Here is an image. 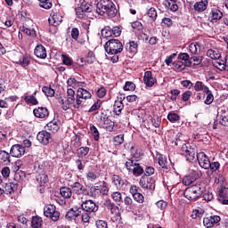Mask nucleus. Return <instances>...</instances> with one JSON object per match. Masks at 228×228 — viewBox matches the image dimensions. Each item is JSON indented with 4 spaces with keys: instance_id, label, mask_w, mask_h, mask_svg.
Returning <instances> with one entry per match:
<instances>
[{
    "instance_id": "13",
    "label": "nucleus",
    "mask_w": 228,
    "mask_h": 228,
    "mask_svg": "<svg viewBox=\"0 0 228 228\" xmlns=\"http://www.w3.org/2000/svg\"><path fill=\"white\" fill-rule=\"evenodd\" d=\"M196 156L200 167L205 170H209V164L211 163L209 157H208V155H206V153L203 151L197 153Z\"/></svg>"
},
{
    "instance_id": "48",
    "label": "nucleus",
    "mask_w": 228,
    "mask_h": 228,
    "mask_svg": "<svg viewBox=\"0 0 228 228\" xmlns=\"http://www.w3.org/2000/svg\"><path fill=\"white\" fill-rule=\"evenodd\" d=\"M147 17H149V20L151 22L156 21V19H158V12L156 11V8H150L147 12Z\"/></svg>"
},
{
    "instance_id": "61",
    "label": "nucleus",
    "mask_w": 228,
    "mask_h": 228,
    "mask_svg": "<svg viewBox=\"0 0 228 228\" xmlns=\"http://www.w3.org/2000/svg\"><path fill=\"white\" fill-rule=\"evenodd\" d=\"M190 175L191 176L192 181H197L198 179H200V177L202 176V171L199 168L192 169L191 171Z\"/></svg>"
},
{
    "instance_id": "28",
    "label": "nucleus",
    "mask_w": 228,
    "mask_h": 228,
    "mask_svg": "<svg viewBox=\"0 0 228 228\" xmlns=\"http://www.w3.org/2000/svg\"><path fill=\"white\" fill-rule=\"evenodd\" d=\"M19 185L17 183H7L4 187V193H5V195H12V193H15V191H17Z\"/></svg>"
},
{
    "instance_id": "45",
    "label": "nucleus",
    "mask_w": 228,
    "mask_h": 228,
    "mask_svg": "<svg viewBox=\"0 0 228 228\" xmlns=\"http://www.w3.org/2000/svg\"><path fill=\"white\" fill-rule=\"evenodd\" d=\"M42 224H44V221L42 220V217L36 216L32 217L31 221V227L32 228H40L42 227Z\"/></svg>"
},
{
    "instance_id": "41",
    "label": "nucleus",
    "mask_w": 228,
    "mask_h": 228,
    "mask_svg": "<svg viewBox=\"0 0 228 228\" xmlns=\"http://www.w3.org/2000/svg\"><path fill=\"white\" fill-rule=\"evenodd\" d=\"M188 67L183 61H175L173 62V69L175 70V72H181L184 70Z\"/></svg>"
},
{
    "instance_id": "64",
    "label": "nucleus",
    "mask_w": 228,
    "mask_h": 228,
    "mask_svg": "<svg viewBox=\"0 0 228 228\" xmlns=\"http://www.w3.org/2000/svg\"><path fill=\"white\" fill-rule=\"evenodd\" d=\"M95 227L96 228H109L108 222L104 220L98 219L95 221Z\"/></svg>"
},
{
    "instance_id": "60",
    "label": "nucleus",
    "mask_w": 228,
    "mask_h": 228,
    "mask_svg": "<svg viewBox=\"0 0 228 228\" xmlns=\"http://www.w3.org/2000/svg\"><path fill=\"white\" fill-rule=\"evenodd\" d=\"M90 132H91V134L94 136V142H99L101 135L99 134V130L97 129V126L92 125L90 126Z\"/></svg>"
},
{
    "instance_id": "40",
    "label": "nucleus",
    "mask_w": 228,
    "mask_h": 228,
    "mask_svg": "<svg viewBox=\"0 0 228 228\" xmlns=\"http://www.w3.org/2000/svg\"><path fill=\"white\" fill-rule=\"evenodd\" d=\"M126 51H129L132 54H136L138 53V43L136 41L126 43Z\"/></svg>"
},
{
    "instance_id": "47",
    "label": "nucleus",
    "mask_w": 228,
    "mask_h": 228,
    "mask_svg": "<svg viewBox=\"0 0 228 228\" xmlns=\"http://www.w3.org/2000/svg\"><path fill=\"white\" fill-rule=\"evenodd\" d=\"M224 17V13L222 11L218 9L212 10V20L211 22H216L217 20H220Z\"/></svg>"
},
{
    "instance_id": "62",
    "label": "nucleus",
    "mask_w": 228,
    "mask_h": 228,
    "mask_svg": "<svg viewBox=\"0 0 228 228\" xmlns=\"http://www.w3.org/2000/svg\"><path fill=\"white\" fill-rule=\"evenodd\" d=\"M199 49H200V44L194 42L189 45V51L191 54H197Z\"/></svg>"
},
{
    "instance_id": "32",
    "label": "nucleus",
    "mask_w": 228,
    "mask_h": 228,
    "mask_svg": "<svg viewBox=\"0 0 228 228\" xmlns=\"http://www.w3.org/2000/svg\"><path fill=\"white\" fill-rule=\"evenodd\" d=\"M193 8L195 12L202 13V12H205V10L208 9V0H201L200 2L195 3Z\"/></svg>"
},
{
    "instance_id": "2",
    "label": "nucleus",
    "mask_w": 228,
    "mask_h": 228,
    "mask_svg": "<svg viewBox=\"0 0 228 228\" xmlns=\"http://www.w3.org/2000/svg\"><path fill=\"white\" fill-rule=\"evenodd\" d=\"M202 193H204L202 186H200V184H194L184 190L183 197L187 199V200H197V199H200Z\"/></svg>"
},
{
    "instance_id": "46",
    "label": "nucleus",
    "mask_w": 228,
    "mask_h": 228,
    "mask_svg": "<svg viewBox=\"0 0 228 228\" xmlns=\"http://www.w3.org/2000/svg\"><path fill=\"white\" fill-rule=\"evenodd\" d=\"M206 213V210H204V208H197L192 210V213L191 215V218H192L193 220L197 219V218H202V216Z\"/></svg>"
},
{
    "instance_id": "8",
    "label": "nucleus",
    "mask_w": 228,
    "mask_h": 228,
    "mask_svg": "<svg viewBox=\"0 0 228 228\" xmlns=\"http://www.w3.org/2000/svg\"><path fill=\"white\" fill-rule=\"evenodd\" d=\"M112 184L117 188V190H126L127 186H129V181L127 179L122 178V176L118 175H113L111 176Z\"/></svg>"
},
{
    "instance_id": "39",
    "label": "nucleus",
    "mask_w": 228,
    "mask_h": 228,
    "mask_svg": "<svg viewBox=\"0 0 228 228\" xmlns=\"http://www.w3.org/2000/svg\"><path fill=\"white\" fill-rule=\"evenodd\" d=\"M23 101L26 102V104H32V106H37L38 104V100L35 96V94H25L23 97Z\"/></svg>"
},
{
    "instance_id": "50",
    "label": "nucleus",
    "mask_w": 228,
    "mask_h": 228,
    "mask_svg": "<svg viewBox=\"0 0 228 228\" xmlns=\"http://www.w3.org/2000/svg\"><path fill=\"white\" fill-rule=\"evenodd\" d=\"M37 181L39 184H46V183H49V176L45 173H39Z\"/></svg>"
},
{
    "instance_id": "35",
    "label": "nucleus",
    "mask_w": 228,
    "mask_h": 228,
    "mask_svg": "<svg viewBox=\"0 0 228 228\" xmlns=\"http://www.w3.org/2000/svg\"><path fill=\"white\" fill-rule=\"evenodd\" d=\"M122 110H124V103L122 101H115L113 105V113L118 117H120L122 114Z\"/></svg>"
},
{
    "instance_id": "53",
    "label": "nucleus",
    "mask_w": 228,
    "mask_h": 228,
    "mask_svg": "<svg viewBox=\"0 0 228 228\" xmlns=\"http://www.w3.org/2000/svg\"><path fill=\"white\" fill-rule=\"evenodd\" d=\"M167 120L172 124H175V122H179L181 120V116L175 112H169L167 114Z\"/></svg>"
},
{
    "instance_id": "18",
    "label": "nucleus",
    "mask_w": 228,
    "mask_h": 228,
    "mask_svg": "<svg viewBox=\"0 0 228 228\" xmlns=\"http://www.w3.org/2000/svg\"><path fill=\"white\" fill-rule=\"evenodd\" d=\"M37 140L39 143H42V145H49V142L53 140V137H51V133L43 130L37 134Z\"/></svg>"
},
{
    "instance_id": "63",
    "label": "nucleus",
    "mask_w": 228,
    "mask_h": 228,
    "mask_svg": "<svg viewBox=\"0 0 228 228\" xmlns=\"http://www.w3.org/2000/svg\"><path fill=\"white\" fill-rule=\"evenodd\" d=\"M124 204H125L126 209L127 208L130 209V210L133 209V208L134 206V203L133 201V198L130 197V196H126L124 198Z\"/></svg>"
},
{
    "instance_id": "19",
    "label": "nucleus",
    "mask_w": 228,
    "mask_h": 228,
    "mask_svg": "<svg viewBox=\"0 0 228 228\" xmlns=\"http://www.w3.org/2000/svg\"><path fill=\"white\" fill-rule=\"evenodd\" d=\"M20 59H15L14 63L17 65H20L23 67V69H28L29 67V64L31 63V57L28 55H22V53H17Z\"/></svg>"
},
{
    "instance_id": "36",
    "label": "nucleus",
    "mask_w": 228,
    "mask_h": 228,
    "mask_svg": "<svg viewBox=\"0 0 228 228\" xmlns=\"http://www.w3.org/2000/svg\"><path fill=\"white\" fill-rule=\"evenodd\" d=\"M117 13H118V10L117 9V5L112 2L110 6L105 11V14H107L110 19H114V17H117Z\"/></svg>"
},
{
    "instance_id": "30",
    "label": "nucleus",
    "mask_w": 228,
    "mask_h": 228,
    "mask_svg": "<svg viewBox=\"0 0 228 228\" xmlns=\"http://www.w3.org/2000/svg\"><path fill=\"white\" fill-rule=\"evenodd\" d=\"M81 145H83V142H81V135H79V134H77L72 137L70 149L72 151H77V149L78 147H81Z\"/></svg>"
},
{
    "instance_id": "38",
    "label": "nucleus",
    "mask_w": 228,
    "mask_h": 228,
    "mask_svg": "<svg viewBox=\"0 0 228 228\" xmlns=\"http://www.w3.org/2000/svg\"><path fill=\"white\" fill-rule=\"evenodd\" d=\"M67 85L70 88H77V86H86V82H77V80L76 78H74V77H69L67 80Z\"/></svg>"
},
{
    "instance_id": "34",
    "label": "nucleus",
    "mask_w": 228,
    "mask_h": 228,
    "mask_svg": "<svg viewBox=\"0 0 228 228\" xmlns=\"http://www.w3.org/2000/svg\"><path fill=\"white\" fill-rule=\"evenodd\" d=\"M10 156H11V154L8 153V151L1 150L0 151V163L2 165H10V163L12 161L10 159Z\"/></svg>"
},
{
    "instance_id": "21",
    "label": "nucleus",
    "mask_w": 228,
    "mask_h": 228,
    "mask_svg": "<svg viewBox=\"0 0 228 228\" xmlns=\"http://www.w3.org/2000/svg\"><path fill=\"white\" fill-rule=\"evenodd\" d=\"M162 4L169 12H177L179 10V0H164Z\"/></svg>"
},
{
    "instance_id": "43",
    "label": "nucleus",
    "mask_w": 228,
    "mask_h": 228,
    "mask_svg": "<svg viewBox=\"0 0 228 228\" xmlns=\"http://www.w3.org/2000/svg\"><path fill=\"white\" fill-rule=\"evenodd\" d=\"M60 193L63 199H70L72 197V189L69 187H61Z\"/></svg>"
},
{
    "instance_id": "54",
    "label": "nucleus",
    "mask_w": 228,
    "mask_h": 228,
    "mask_svg": "<svg viewBox=\"0 0 228 228\" xmlns=\"http://www.w3.org/2000/svg\"><path fill=\"white\" fill-rule=\"evenodd\" d=\"M88 195H90V197H94V199H97V197H101L99 186L98 185L92 186L89 190Z\"/></svg>"
},
{
    "instance_id": "59",
    "label": "nucleus",
    "mask_w": 228,
    "mask_h": 228,
    "mask_svg": "<svg viewBox=\"0 0 228 228\" xmlns=\"http://www.w3.org/2000/svg\"><path fill=\"white\" fill-rule=\"evenodd\" d=\"M42 92L46 97H54V94H56L54 89H53L51 86H43Z\"/></svg>"
},
{
    "instance_id": "44",
    "label": "nucleus",
    "mask_w": 228,
    "mask_h": 228,
    "mask_svg": "<svg viewBox=\"0 0 228 228\" xmlns=\"http://www.w3.org/2000/svg\"><path fill=\"white\" fill-rule=\"evenodd\" d=\"M192 87L194 88L195 92L204 91V93H206L207 90L209 89V87H208V86L204 85V83L202 81H197Z\"/></svg>"
},
{
    "instance_id": "31",
    "label": "nucleus",
    "mask_w": 228,
    "mask_h": 228,
    "mask_svg": "<svg viewBox=\"0 0 228 228\" xmlns=\"http://www.w3.org/2000/svg\"><path fill=\"white\" fill-rule=\"evenodd\" d=\"M157 158H158V163L159 165V167L163 169V170H168V160L167 159V156L159 153L157 154Z\"/></svg>"
},
{
    "instance_id": "51",
    "label": "nucleus",
    "mask_w": 228,
    "mask_h": 228,
    "mask_svg": "<svg viewBox=\"0 0 228 228\" xmlns=\"http://www.w3.org/2000/svg\"><path fill=\"white\" fill-rule=\"evenodd\" d=\"M204 60V57L202 56H192L190 59L191 61V67H197L202 63V61Z\"/></svg>"
},
{
    "instance_id": "23",
    "label": "nucleus",
    "mask_w": 228,
    "mask_h": 228,
    "mask_svg": "<svg viewBox=\"0 0 228 228\" xmlns=\"http://www.w3.org/2000/svg\"><path fill=\"white\" fill-rule=\"evenodd\" d=\"M61 126V122L60 119H53L46 124L45 128L47 131H51L52 133H58L60 131Z\"/></svg>"
},
{
    "instance_id": "9",
    "label": "nucleus",
    "mask_w": 228,
    "mask_h": 228,
    "mask_svg": "<svg viewBox=\"0 0 228 228\" xmlns=\"http://www.w3.org/2000/svg\"><path fill=\"white\" fill-rule=\"evenodd\" d=\"M44 215L47 218H51L53 222H58L60 220V211L56 210V206L54 205H48L44 210Z\"/></svg>"
},
{
    "instance_id": "33",
    "label": "nucleus",
    "mask_w": 228,
    "mask_h": 228,
    "mask_svg": "<svg viewBox=\"0 0 228 228\" xmlns=\"http://www.w3.org/2000/svg\"><path fill=\"white\" fill-rule=\"evenodd\" d=\"M98 190L100 191V196L109 195L110 193V184L106 181H102L98 185Z\"/></svg>"
},
{
    "instance_id": "15",
    "label": "nucleus",
    "mask_w": 228,
    "mask_h": 228,
    "mask_svg": "<svg viewBox=\"0 0 228 228\" xmlns=\"http://www.w3.org/2000/svg\"><path fill=\"white\" fill-rule=\"evenodd\" d=\"M217 200L220 202V204L228 206V188L227 187L217 188Z\"/></svg>"
},
{
    "instance_id": "42",
    "label": "nucleus",
    "mask_w": 228,
    "mask_h": 228,
    "mask_svg": "<svg viewBox=\"0 0 228 228\" xmlns=\"http://www.w3.org/2000/svg\"><path fill=\"white\" fill-rule=\"evenodd\" d=\"M103 129L111 133L115 129V122L111 121L110 118H105L103 122Z\"/></svg>"
},
{
    "instance_id": "55",
    "label": "nucleus",
    "mask_w": 228,
    "mask_h": 228,
    "mask_svg": "<svg viewBox=\"0 0 228 228\" xmlns=\"http://www.w3.org/2000/svg\"><path fill=\"white\" fill-rule=\"evenodd\" d=\"M156 172V168L152 166H146L144 168V173L142 174V176L144 177H151V175H154Z\"/></svg>"
},
{
    "instance_id": "24",
    "label": "nucleus",
    "mask_w": 228,
    "mask_h": 228,
    "mask_svg": "<svg viewBox=\"0 0 228 228\" xmlns=\"http://www.w3.org/2000/svg\"><path fill=\"white\" fill-rule=\"evenodd\" d=\"M156 77H152V71H146L143 77V83L148 88H152L156 83Z\"/></svg>"
},
{
    "instance_id": "11",
    "label": "nucleus",
    "mask_w": 228,
    "mask_h": 228,
    "mask_svg": "<svg viewBox=\"0 0 228 228\" xmlns=\"http://www.w3.org/2000/svg\"><path fill=\"white\" fill-rule=\"evenodd\" d=\"M87 99H92V93L83 87H79L77 91V105L79 104L81 107L83 101H87Z\"/></svg>"
},
{
    "instance_id": "17",
    "label": "nucleus",
    "mask_w": 228,
    "mask_h": 228,
    "mask_svg": "<svg viewBox=\"0 0 228 228\" xmlns=\"http://www.w3.org/2000/svg\"><path fill=\"white\" fill-rule=\"evenodd\" d=\"M48 22L50 26H54L56 28L57 26H60L61 22H63V16L58 12H53L48 19Z\"/></svg>"
},
{
    "instance_id": "25",
    "label": "nucleus",
    "mask_w": 228,
    "mask_h": 228,
    "mask_svg": "<svg viewBox=\"0 0 228 228\" xmlns=\"http://www.w3.org/2000/svg\"><path fill=\"white\" fill-rule=\"evenodd\" d=\"M34 54L37 58L45 60V58H47V50L45 49V46L37 45L34 50Z\"/></svg>"
},
{
    "instance_id": "4",
    "label": "nucleus",
    "mask_w": 228,
    "mask_h": 228,
    "mask_svg": "<svg viewBox=\"0 0 228 228\" xmlns=\"http://www.w3.org/2000/svg\"><path fill=\"white\" fill-rule=\"evenodd\" d=\"M182 156L186 158V160L191 163V161L195 160V154L197 153V147L191 148V145L187 142L183 144L181 148Z\"/></svg>"
},
{
    "instance_id": "52",
    "label": "nucleus",
    "mask_w": 228,
    "mask_h": 228,
    "mask_svg": "<svg viewBox=\"0 0 228 228\" xmlns=\"http://www.w3.org/2000/svg\"><path fill=\"white\" fill-rule=\"evenodd\" d=\"M80 7L86 13H90L92 12V5L88 4L86 0H79Z\"/></svg>"
},
{
    "instance_id": "16",
    "label": "nucleus",
    "mask_w": 228,
    "mask_h": 228,
    "mask_svg": "<svg viewBox=\"0 0 228 228\" xmlns=\"http://www.w3.org/2000/svg\"><path fill=\"white\" fill-rule=\"evenodd\" d=\"M113 1L111 0H100L96 5V13L98 15H105V11L111 6Z\"/></svg>"
},
{
    "instance_id": "1",
    "label": "nucleus",
    "mask_w": 228,
    "mask_h": 228,
    "mask_svg": "<svg viewBox=\"0 0 228 228\" xmlns=\"http://www.w3.org/2000/svg\"><path fill=\"white\" fill-rule=\"evenodd\" d=\"M125 167L128 174H132L134 177H142L144 173V168L142 164L134 161V159H127V161L125 163Z\"/></svg>"
},
{
    "instance_id": "12",
    "label": "nucleus",
    "mask_w": 228,
    "mask_h": 228,
    "mask_svg": "<svg viewBox=\"0 0 228 228\" xmlns=\"http://www.w3.org/2000/svg\"><path fill=\"white\" fill-rule=\"evenodd\" d=\"M81 209L86 211V213H97L99 211V205H97L94 200H86L81 204Z\"/></svg>"
},
{
    "instance_id": "26",
    "label": "nucleus",
    "mask_w": 228,
    "mask_h": 228,
    "mask_svg": "<svg viewBox=\"0 0 228 228\" xmlns=\"http://www.w3.org/2000/svg\"><path fill=\"white\" fill-rule=\"evenodd\" d=\"M71 190L73 193H76L77 195H84V193H86V188H85V186L79 182H75L71 185Z\"/></svg>"
},
{
    "instance_id": "57",
    "label": "nucleus",
    "mask_w": 228,
    "mask_h": 228,
    "mask_svg": "<svg viewBox=\"0 0 228 228\" xmlns=\"http://www.w3.org/2000/svg\"><path fill=\"white\" fill-rule=\"evenodd\" d=\"M125 92H134L136 90V85L132 81H126L123 86Z\"/></svg>"
},
{
    "instance_id": "7",
    "label": "nucleus",
    "mask_w": 228,
    "mask_h": 228,
    "mask_svg": "<svg viewBox=\"0 0 228 228\" xmlns=\"http://www.w3.org/2000/svg\"><path fill=\"white\" fill-rule=\"evenodd\" d=\"M222 221V217L218 215H213V216H206L203 218V225L207 228L211 227H218L220 225V222Z\"/></svg>"
},
{
    "instance_id": "58",
    "label": "nucleus",
    "mask_w": 228,
    "mask_h": 228,
    "mask_svg": "<svg viewBox=\"0 0 228 228\" xmlns=\"http://www.w3.org/2000/svg\"><path fill=\"white\" fill-rule=\"evenodd\" d=\"M61 61L63 65H66L67 67H72V65H74V61H72V58L67 54H61Z\"/></svg>"
},
{
    "instance_id": "14",
    "label": "nucleus",
    "mask_w": 228,
    "mask_h": 228,
    "mask_svg": "<svg viewBox=\"0 0 228 228\" xmlns=\"http://www.w3.org/2000/svg\"><path fill=\"white\" fill-rule=\"evenodd\" d=\"M12 158H22L26 154V148L22 144H13L10 149Z\"/></svg>"
},
{
    "instance_id": "37",
    "label": "nucleus",
    "mask_w": 228,
    "mask_h": 228,
    "mask_svg": "<svg viewBox=\"0 0 228 228\" xmlns=\"http://www.w3.org/2000/svg\"><path fill=\"white\" fill-rule=\"evenodd\" d=\"M104 206L109 211H110L111 215H117L118 208L117 207V205H115V203L111 201V200H106L104 202Z\"/></svg>"
},
{
    "instance_id": "29",
    "label": "nucleus",
    "mask_w": 228,
    "mask_h": 228,
    "mask_svg": "<svg viewBox=\"0 0 228 228\" xmlns=\"http://www.w3.org/2000/svg\"><path fill=\"white\" fill-rule=\"evenodd\" d=\"M206 55L211 60H220L222 58V53L217 48L208 49Z\"/></svg>"
},
{
    "instance_id": "3",
    "label": "nucleus",
    "mask_w": 228,
    "mask_h": 228,
    "mask_svg": "<svg viewBox=\"0 0 228 228\" xmlns=\"http://www.w3.org/2000/svg\"><path fill=\"white\" fill-rule=\"evenodd\" d=\"M104 49L108 54H120L124 51V45L118 39H110L105 43Z\"/></svg>"
},
{
    "instance_id": "6",
    "label": "nucleus",
    "mask_w": 228,
    "mask_h": 228,
    "mask_svg": "<svg viewBox=\"0 0 228 228\" xmlns=\"http://www.w3.org/2000/svg\"><path fill=\"white\" fill-rule=\"evenodd\" d=\"M139 185L142 190H150L154 191L156 190V179L152 176H141Z\"/></svg>"
},
{
    "instance_id": "56",
    "label": "nucleus",
    "mask_w": 228,
    "mask_h": 228,
    "mask_svg": "<svg viewBox=\"0 0 228 228\" xmlns=\"http://www.w3.org/2000/svg\"><path fill=\"white\" fill-rule=\"evenodd\" d=\"M207 94L206 100L204 101V104H207V106H209V104H213V101H215V96L213 95V92L211 90L207 89Z\"/></svg>"
},
{
    "instance_id": "5",
    "label": "nucleus",
    "mask_w": 228,
    "mask_h": 228,
    "mask_svg": "<svg viewBox=\"0 0 228 228\" xmlns=\"http://www.w3.org/2000/svg\"><path fill=\"white\" fill-rule=\"evenodd\" d=\"M122 35V29L119 27L106 26L102 29V38H115V37H120Z\"/></svg>"
},
{
    "instance_id": "49",
    "label": "nucleus",
    "mask_w": 228,
    "mask_h": 228,
    "mask_svg": "<svg viewBox=\"0 0 228 228\" xmlns=\"http://www.w3.org/2000/svg\"><path fill=\"white\" fill-rule=\"evenodd\" d=\"M178 58L180 61L182 60L183 61H184L187 67H191V61H190V54H188L187 53H179Z\"/></svg>"
},
{
    "instance_id": "10",
    "label": "nucleus",
    "mask_w": 228,
    "mask_h": 228,
    "mask_svg": "<svg viewBox=\"0 0 228 228\" xmlns=\"http://www.w3.org/2000/svg\"><path fill=\"white\" fill-rule=\"evenodd\" d=\"M67 102L69 103L70 108H74V110H79L80 105L77 104V94L76 95V92L72 88H68L67 90Z\"/></svg>"
},
{
    "instance_id": "22",
    "label": "nucleus",
    "mask_w": 228,
    "mask_h": 228,
    "mask_svg": "<svg viewBox=\"0 0 228 228\" xmlns=\"http://www.w3.org/2000/svg\"><path fill=\"white\" fill-rule=\"evenodd\" d=\"M36 118H47L49 117V110L47 107H37L33 110Z\"/></svg>"
},
{
    "instance_id": "20",
    "label": "nucleus",
    "mask_w": 228,
    "mask_h": 228,
    "mask_svg": "<svg viewBox=\"0 0 228 228\" xmlns=\"http://www.w3.org/2000/svg\"><path fill=\"white\" fill-rule=\"evenodd\" d=\"M81 211H82L81 208L73 207L66 213L65 215L66 220H69V221L76 220L77 216H80Z\"/></svg>"
},
{
    "instance_id": "27",
    "label": "nucleus",
    "mask_w": 228,
    "mask_h": 228,
    "mask_svg": "<svg viewBox=\"0 0 228 228\" xmlns=\"http://www.w3.org/2000/svg\"><path fill=\"white\" fill-rule=\"evenodd\" d=\"M89 152H90V147L88 146H80L76 150L77 158H78L79 159H83V158H86Z\"/></svg>"
}]
</instances>
